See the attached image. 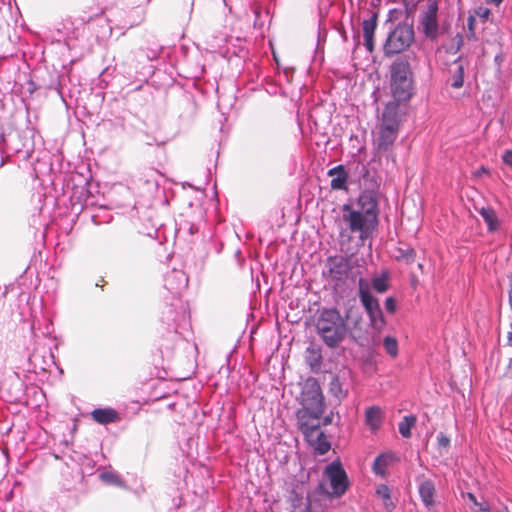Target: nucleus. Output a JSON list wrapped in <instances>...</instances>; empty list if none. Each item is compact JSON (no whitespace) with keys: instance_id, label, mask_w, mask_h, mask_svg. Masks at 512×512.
I'll return each mask as SVG.
<instances>
[{"instance_id":"obj_1","label":"nucleus","mask_w":512,"mask_h":512,"mask_svg":"<svg viewBox=\"0 0 512 512\" xmlns=\"http://www.w3.org/2000/svg\"><path fill=\"white\" fill-rule=\"evenodd\" d=\"M315 328L319 338L330 349L337 348L344 341L348 332L346 320L336 308L319 310Z\"/></svg>"},{"instance_id":"obj_2","label":"nucleus","mask_w":512,"mask_h":512,"mask_svg":"<svg viewBox=\"0 0 512 512\" xmlns=\"http://www.w3.org/2000/svg\"><path fill=\"white\" fill-rule=\"evenodd\" d=\"M413 57L408 55L397 58L390 67V88L395 101L406 102L414 95Z\"/></svg>"},{"instance_id":"obj_3","label":"nucleus","mask_w":512,"mask_h":512,"mask_svg":"<svg viewBox=\"0 0 512 512\" xmlns=\"http://www.w3.org/2000/svg\"><path fill=\"white\" fill-rule=\"evenodd\" d=\"M323 476L329 481L331 490L324 483H319L316 491L327 498L342 497L350 486L348 475L339 460L325 466Z\"/></svg>"},{"instance_id":"obj_4","label":"nucleus","mask_w":512,"mask_h":512,"mask_svg":"<svg viewBox=\"0 0 512 512\" xmlns=\"http://www.w3.org/2000/svg\"><path fill=\"white\" fill-rule=\"evenodd\" d=\"M358 297L368 315L371 328L378 332L383 331L387 322L378 299L372 295L370 284L364 278H359L358 280Z\"/></svg>"},{"instance_id":"obj_5","label":"nucleus","mask_w":512,"mask_h":512,"mask_svg":"<svg viewBox=\"0 0 512 512\" xmlns=\"http://www.w3.org/2000/svg\"><path fill=\"white\" fill-rule=\"evenodd\" d=\"M301 397L303 412L299 416L300 423L302 421H307V417L311 418V421L313 422H319V419L325 409V403L321 388L316 380L306 384Z\"/></svg>"},{"instance_id":"obj_6","label":"nucleus","mask_w":512,"mask_h":512,"mask_svg":"<svg viewBox=\"0 0 512 512\" xmlns=\"http://www.w3.org/2000/svg\"><path fill=\"white\" fill-rule=\"evenodd\" d=\"M342 211V220L347 224L350 233L358 234L362 243L372 237L378 221L359 213V211H354V207L350 204H344Z\"/></svg>"},{"instance_id":"obj_7","label":"nucleus","mask_w":512,"mask_h":512,"mask_svg":"<svg viewBox=\"0 0 512 512\" xmlns=\"http://www.w3.org/2000/svg\"><path fill=\"white\" fill-rule=\"evenodd\" d=\"M326 270L323 271L324 277L339 288L345 285L352 271L351 258L343 255L328 257L325 264Z\"/></svg>"},{"instance_id":"obj_8","label":"nucleus","mask_w":512,"mask_h":512,"mask_svg":"<svg viewBox=\"0 0 512 512\" xmlns=\"http://www.w3.org/2000/svg\"><path fill=\"white\" fill-rule=\"evenodd\" d=\"M319 428L320 422L302 421L300 423V430L306 440L314 448L317 454L324 455L330 450L331 444L325 433L320 431Z\"/></svg>"},{"instance_id":"obj_9","label":"nucleus","mask_w":512,"mask_h":512,"mask_svg":"<svg viewBox=\"0 0 512 512\" xmlns=\"http://www.w3.org/2000/svg\"><path fill=\"white\" fill-rule=\"evenodd\" d=\"M354 211H359V213L378 221V200L374 192H362L357 199Z\"/></svg>"},{"instance_id":"obj_10","label":"nucleus","mask_w":512,"mask_h":512,"mask_svg":"<svg viewBox=\"0 0 512 512\" xmlns=\"http://www.w3.org/2000/svg\"><path fill=\"white\" fill-rule=\"evenodd\" d=\"M414 34H388L384 44L386 55H394L402 52L413 42Z\"/></svg>"},{"instance_id":"obj_11","label":"nucleus","mask_w":512,"mask_h":512,"mask_svg":"<svg viewBox=\"0 0 512 512\" xmlns=\"http://www.w3.org/2000/svg\"><path fill=\"white\" fill-rule=\"evenodd\" d=\"M398 135V130L394 128L380 126L378 138L374 145L378 152H387L393 146Z\"/></svg>"},{"instance_id":"obj_12","label":"nucleus","mask_w":512,"mask_h":512,"mask_svg":"<svg viewBox=\"0 0 512 512\" xmlns=\"http://www.w3.org/2000/svg\"><path fill=\"white\" fill-rule=\"evenodd\" d=\"M438 5L435 1H429L427 9L421 17V24L424 32H436L438 28L437 22Z\"/></svg>"},{"instance_id":"obj_13","label":"nucleus","mask_w":512,"mask_h":512,"mask_svg":"<svg viewBox=\"0 0 512 512\" xmlns=\"http://www.w3.org/2000/svg\"><path fill=\"white\" fill-rule=\"evenodd\" d=\"M398 103L394 100L386 104L382 114V127L399 130Z\"/></svg>"},{"instance_id":"obj_14","label":"nucleus","mask_w":512,"mask_h":512,"mask_svg":"<svg viewBox=\"0 0 512 512\" xmlns=\"http://www.w3.org/2000/svg\"><path fill=\"white\" fill-rule=\"evenodd\" d=\"M418 492L424 506L431 509L434 504V496L436 494V488L433 481L424 479L419 482Z\"/></svg>"},{"instance_id":"obj_15","label":"nucleus","mask_w":512,"mask_h":512,"mask_svg":"<svg viewBox=\"0 0 512 512\" xmlns=\"http://www.w3.org/2000/svg\"><path fill=\"white\" fill-rule=\"evenodd\" d=\"M328 175L332 177L330 183L332 189L342 190L346 188L348 173L343 165L333 167L328 171Z\"/></svg>"},{"instance_id":"obj_16","label":"nucleus","mask_w":512,"mask_h":512,"mask_svg":"<svg viewBox=\"0 0 512 512\" xmlns=\"http://www.w3.org/2000/svg\"><path fill=\"white\" fill-rule=\"evenodd\" d=\"M93 420L99 424L114 423L119 419L118 412L113 408H98L92 411Z\"/></svg>"},{"instance_id":"obj_17","label":"nucleus","mask_w":512,"mask_h":512,"mask_svg":"<svg viewBox=\"0 0 512 512\" xmlns=\"http://www.w3.org/2000/svg\"><path fill=\"white\" fill-rule=\"evenodd\" d=\"M479 214L486 223L488 232H495L499 229L500 222L493 208L482 207L479 210Z\"/></svg>"},{"instance_id":"obj_18","label":"nucleus","mask_w":512,"mask_h":512,"mask_svg":"<svg viewBox=\"0 0 512 512\" xmlns=\"http://www.w3.org/2000/svg\"><path fill=\"white\" fill-rule=\"evenodd\" d=\"M366 424L372 431H376L382 424V411L377 406L369 407L365 413Z\"/></svg>"},{"instance_id":"obj_19","label":"nucleus","mask_w":512,"mask_h":512,"mask_svg":"<svg viewBox=\"0 0 512 512\" xmlns=\"http://www.w3.org/2000/svg\"><path fill=\"white\" fill-rule=\"evenodd\" d=\"M376 494L382 499L383 506L388 512H391L395 508V504L391 499L390 489L387 485H379L376 489Z\"/></svg>"},{"instance_id":"obj_20","label":"nucleus","mask_w":512,"mask_h":512,"mask_svg":"<svg viewBox=\"0 0 512 512\" xmlns=\"http://www.w3.org/2000/svg\"><path fill=\"white\" fill-rule=\"evenodd\" d=\"M416 416L414 415H408L404 416L402 421L398 424L399 433L404 438H410L411 437V429L416 424Z\"/></svg>"},{"instance_id":"obj_21","label":"nucleus","mask_w":512,"mask_h":512,"mask_svg":"<svg viewBox=\"0 0 512 512\" xmlns=\"http://www.w3.org/2000/svg\"><path fill=\"white\" fill-rule=\"evenodd\" d=\"M455 68L451 70V86L455 89H459L464 83V67L462 64L455 61Z\"/></svg>"},{"instance_id":"obj_22","label":"nucleus","mask_w":512,"mask_h":512,"mask_svg":"<svg viewBox=\"0 0 512 512\" xmlns=\"http://www.w3.org/2000/svg\"><path fill=\"white\" fill-rule=\"evenodd\" d=\"M330 393L341 400L346 397L347 391L343 388L342 382L339 376H333L329 384Z\"/></svg>"},{"instance_id":"obj_23","label":"nucleus","mask_w":512,"mask_h":512,"mask_svg":"<svg viewBox=\"0 0 512 512\" xmlns=\"http://www.w3.org/2000/svg\"><path fill=\"white\" fill-rule=\"evenodd\" d=\"M100 479L110 485L123 487L125 485L124 480L115 471H104L99 475Z\"/></svg>"},{"instance_id":"obj_24","label":"nucleus","mask_w":512,"mask_h":512,"mask_svg":"<svg viewBox=\"0 0 512 512\" xmlns=\"http://www.w3.org/2000/svg\"><path fill=\"white\" fill-rule=\"evenodd\" d=\"M306 353V359L311 368H319L322 362V355L320 349L315 347H308Z\"/></svg>"},{"instance_id":"obj_25","label":"nucleus","mask_w":512,"mask_h":512,"mask_svg":"<svg viewBox=\"0 0 512 512\" xmlns=\"http://www.w3.org/2000/svg\"><path fill=\"white\" fill-rule=\"evenodd\" d=\"M372 288L378 293H384L389 289L388 275L382 274L381 276L372 279Z\"/></svg>"},{"instance_id":"obj_26","label":"nucleus","mask_w":512,"mask_h":512,"mask_svg":"<svg viewBox=\"0 0 512 512\" xmlns=\"http://www.w3.org/2000/svg\"><path fill=\"white\" fill-rule=\"evenodd\" d=\"M383 346L388 355L396 357L398 355V342L395 337L386 336L383 339Z\"/></svg>"},{"instance_id":"obj_27","label":"nucleus","mask_w":512,"mask_h":512,"mask_svg":"<svg viewBox=\"0 0 512 512\" xmlns=\"http://www.w3.org/2000/svg\"><path fill=\"white\" fill-rule=\"evenodd\" d=\"M398 253L397 260L404 261L407 265L414 263L416 259V251L413 248H400L398 249Z\"/></svg>"},{"instance_id":"obj_28","label":"nucleus","mask_w":512,"mask_h":512,"mask_svg":"<svg viewBox=\"0 0 512 512\" xmlns=\"http://www.w3.org/2000/svg\"><path fill=\"white\" fill-rule=\"evenodd\" d=\"M388 465V457L385 455H379L376 457L373 463V471L377 475H384Z\"/></svg>"},{"instance_id":"obj_29","label":"nucleus","mask_w":512,"mask_h":512,"mask_svg":"<svg viewBox=\"0 0 512 512\" xmlns=\"http://www.w3.org/2000/svg\"><path fill=\"white\" fill-rule=\"evenodd\" d=\"M467 497L470 502H472L475 506L478 507V510L475 512H490V505L487 501L479 502L476 496L473 493H467Z\"/></svg>"},{"instance_id":"obj_30","label":"nucleus","mask_w":512,"mask_h":512,"mask_svg":"<svg viewBox=\"0 0 512 512\" xmlns=\"http://www.w3.org/2000/svg\"><path fill=\"white\" fill-rule=\"evenodd\" d=\"M378 14L372 13L369 19H366L362 23L363 32H374L377 27Z\"/></svg>"},{"instance_id":"obj_31","label":"nucleus","mask_w":512,"mask_h":512,"mask_svg":"<svg viewBox=\"0 0 512 512\" xmlns=\"http://www.w3.org/2000/svg\"><path fill=\"white\" fill-rule=\"evenodd\" d=\"M491 12L488 8L485 7H479L475 10L474 16H477V21L481 24H485L486 21L489 19Z\"/></svg>"},{"instance_id":"obj_32","label":"nucleus","mask_w":512,"mask_h":512,"mask_svg":"<svg viewBox=\"0 0 512 512\" xmlns=\"http://www.w3.org/2000/svg\"><path fill=\"white\" fill-rule=\"evenodd\" d=\"M403 15L400 9H391L388 13L387 23H394L398 21Z\"/></svg>"},{"instance_id":"obj_33","label":"nucleus","mask_w":512,"mask_h":512,"mask_svg":"<svg viewBox=\"0 0 512 512\" xmlns=\"http://www.w3.org/2000/svg\"><path fill=\"white\" fill-rule=\"evenodd\" d=\"M385 309L387 310V312L393 314L396 312L397 310V301L395 298L393 297H388L386 298L385 300Z\"/></svg>"},{"instance_id":"obj_34","label":"nucleus","mask_w":512,"mask_h":512,"mask_svg":"<svg viewBox=\"0 0 512 512\" xmlns=\"http://www.w3.org/2000/svg\"><path fill=\"white\" fill-rule=\"evenodd\" d=\"M364 35V46L367 51L372 52L374 50V35L375 34H363Z\"/></svg>"},{"instance_id":"obj_35","label":"nucleus","mask_w":512,"mask_h":512,"mask_svg":"<svg viewBox=\"0 0 512 512\" xmlns=\"http://www.w3.org/2000/svg\"><path fill=\"white\" fill-rule=\"evenodd\" d=\"M437 443L440 448L447 449L450 446V438L443 433H439L437 436Z\"/></svg>"},{"instance_id":"obj_36","label":"nucleus","mask_w":512,"mask_h":512,"mask_svg":"<svg viewBox=\"0 0 512 512\" xmlns=\"http://www.w3.org/2000/svg\"><path fill=\"white\" fill-rule=\"evenodd\" d=\"M505 165L512 168V150H506L502 156Z\"/></svg>"},{"instance_id":"obj_37","label":"nucleus","mask_w":512,"mask_h":512,"mask_svg":"<svg viewBox=\"0 0 512 512\" xmlns=\"http://www.w3.org/2000/svg\"><path fill=\"white\" fill-rule=\"evenodd\" d=\"M479 22L477 21V16H474V15H471L469 18H468V28L470 31H474L475 29H477V24Z\"/></svg>"},{"instance_id":"obj_38","label":"nucleus","mask_w":512,"mask_h":512,"mask_svg":"<svg viewBox=\"0 0 512 512\" xmlns=\"http://www.w3.org/2000/svg\"><path fill=\"white\" fill-rule=\"evenodd\" d=\"M389 29L391 30V32H397L398 30H400V32H413V25L412 24H405L404 26V30L401 29L399 26H396V27H389Z\"/></svg>"},{"instance_id":"obj_39","label":"nucleus","mask_w":512,"mask_h":512,"mask_svg":"<svg viewBox=\"0 0 512 512\" xmlns=\"http://www.w3.org/2000/svg\"><path fill=\"white\" fill-rule=\"evenodd\" d=\"M403 2L406 7V12L412 11V9L415 7V0H403Z\"/></svg>"},{"instance_id":"obj_40","label":"nucleus","mask_w":512,"mask_h":512,"mask_svg":"<svg viewBox=\"0 0 512 512\" xmlns=\"http://www.w3.org/2000/svg\"><path fill=\"white\" fill-rule=\"evenodd\" d=\"M509 305L512 311V276L509 278V291H508Z\"/></svg>"},{"instance_id":"obj_41","label":"nucleus","mask_w":512,"mask_h":512,"mask_svg":"<svg viewBox=\"0 0 512 512\" xmlns=\"http://www.w3.org/2000/svg\"><path fill=\"white\" fill-rule=\"evenodd\" d=\"M333 421V412H331L329 415L325 416L322 421V425L326 426L331 424Z\"/></svg>"},{"instance_id":"obj_42","label":"nucleus","mask_w":512,"mask_h":512,"mask_svg":"<svg viewBox=\"0 0 512 512\" xmlns=\"http://www.w3.org/2000/svg\"><path fill=\"white\" fill-rule=\"evenodd\" d=\"M188 232H189V234L194 235L195 233L198 232V227L194 224H189Z\"/></svg>"},{"instance_id":"obj_43","label":"nucleus","mask_w":512,"mask_h":512,"mask_svg":"<svg viewBox=\"0 0 512 512\" xmlns=\"http://www.w3.org/2000/svg\"><path fill=\"white\" fill-rule=\"evenodd\" d=\"M254 28L259 30L265 29L264 22H258V20H256L254 23Z\"/></svg>"},{"instance_id":"obj_44","label":"nucleus","mask_w":512,"mask_h":512,"mask_svg":"<svg viewBox=\"0 0 512 512\" xmlns=\"http://www.w3.org/2000/svg\"><path fill=\"white\" fill-rule=\"evenodd\" d=\"M507 343L509 346L512 347V324L510 325V331L508 332L507 335Z\"/></svg>"},{"instance_id":"obj_45","label":"nucleus","mask_w":512,"mask_h":512,"mask_svg":"<svg viewBox=\"0 0 512 512\" xmlns=\"http://www.w3.org/2000/svg\"><path fill=\"white\" fill-rule=\"evenodd\" d=\"M494 60L500 66V64L503 60L502 55H500V54L496 55Z\"/></svg>"},{"instance_id":"obj_46","label":"nucleus","mask_w":512,"mask_h":512,"mask_svg":"<svg viewBox=\"0 0 512 512\" xmlns=\"http://www.w3.org/2000/svg\"><path fill=\"white\" fill-rule=\"evenodd\" d=\"M503 0H490V2L494 3L495 5H499Z\"/></svg>"},{"instance_id":"obj_47","label":"nucleus","mask_w":512,"mask_h":512,"mask_svg":"<svg viewBox=\"0 0 512 512\" xmlns=\"http://www.w3.org/2000/svg\"><path fill=\"white\" fill-rule=\"evenodd\" d=\"M256 17L260 18V12L258 10L255 11Z\"/></svg>"},{"instance_id":"obj_48","label":"nucleus","mask_w":512,"mask_h":512,"mask_svg":"<svg viewBox=\"0 0 512 512\" xmlns=\"http://www.w3.org/2000/svg\"><path fill=\"white\" fill-rule=\"evenodd\" d=\"M428 35H429V36H431V38H432V39H435V36H436L437 34L431 33V34H428Z\"/></svg>"},{"instance_id":"obj_49","label":"nucleus","mask_w":512,"mask_h":512,"mask_svg":"<svg viewBox=\"0 0 512 512\" xmlns=\"http://www.w3.org/2000/svg\"><path fill=\"white\" fill-rule=\"evenodd\" d=\"M418 268H419L420 270H422V269H423V265H422L421 263H419V264H418Z\"/></svg>"}]
</instances>
